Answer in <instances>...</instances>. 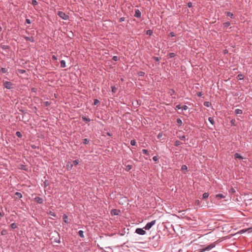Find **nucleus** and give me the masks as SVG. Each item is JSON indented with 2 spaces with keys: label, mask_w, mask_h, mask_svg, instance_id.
<instances>
[{
  "label": "nucleus",
  "mask_w": 252,
  "mask_h": 252,
  "mask_svg": "<svg viewBox=\"0 0 252 252\" xmlns=\"http://www.w3.org/2000/svg\"><path fill=\"white\" fill-rule=\"evenodd\" d=\"M3 86L8 89L12 88V84L10 82L6 81L3 83Z\"/></svg>",
  "instance_id": "4"
},
{
  "label": "nucleus",
  "mask_w": 252,
  "mask_h": 252,
  "mask_svg": "<svg viewBox=\"0 0 252 252\" xmlns=\"http://www.w3.org/2000/svg\"><path fill=\"white\" fill-rule=\"evenodd\" d=\"M73 163L74 165L76 166L77 165H78L79 161L78 160H75L73 161Z\"/></svg>",
  "instance_id": "41"
},
{
  "label": "nucleus",
  "mask_w": 252,
  "mask_h": 252,
  "mask_svg": "<svg viewBox=\"0 0 252 252\" xmlns=\"http://www.w3.org/2000/svg\"><path fill=\"white\" fill-rule=\"evenodd\" d=\"M34 200L39 204L42 203L43 201V199L40 197H36L35 198H34Z\"/></svg>",
  "instance_id": "5"
},
{
  "label": "nucleus",
  "mask_w": 252,
  "mask_h": 252,
  "mask_svg": "<svg viewBox=\"0 0 252 252\" xmlns=\"http://www.w3.org/2000/svg\"><path fill=\"white\" fill-rule=\"evenodd\" d=\"M142 153H143L144 154H145V155H147V156H149V152L148 151V150H146V149H143V150H142Z\"/></svg>",
  "instance_id": "20"
},
{
  "label": "nucleus",
  "mask_w": 252,
  "mask_h": 252,
  "mask_svg": "<svg viewBox=\"0 0 252 252\" xmlns=\"http://www.w3.org/2000/svg\"><path fill=\"white\" fill-rule=\"evenodd\" d=\"M66 66L65 62L63 60H62L61 61V67L62 68H64Z\"/></svg>",
  "instance_id": "12"
},
{
  "label": "nucleus",
  "mask_w": 252,
  "mask_h": 252,
  "mask_svg": "<svg viewBox=\"0 0 252 252\" xmlns=\"http://www.w3.org/2000/svg\"><path fill=\"white\" fill-rule=\"evenodd\" d=\"M124 20H125V18L122 17L119 19V22H122L124 21Z\"/></svg>",
  "instance_id": "50"
},
{
  "label": "nucleus",
  "mask_w": 252,
  "mask_h": 252,
  "mask_svg": "<svg viewBox=\"0 0 252 252\" xmlns=\"http://www.w3.org/2000/svg\"><path fill=\"white\" fill-rule=\"evenodd\" d=\"M209 193L207 192H205L203 194L202 197L203 199L207 198L209 197Z\"/></svg>",
  "instance_id": "16"
},
{
  "label": "nucleus",
  "mask_w": 252,
  "mask_h": 252,
  "mask_svg": "<svg viewBox=\"0 0 252 252\" xmlns=\"http://www.w3.org/2000/svg\"><path fill=\"white\" fill-rule=\"evenodd\" d=\"M234 157L235 158L243 159V158L238 153H235L234 154Z\"/></svg>",
  "instance_id": "11"
},
{
  "label": "nucleus",
  "mask_w": 252,
  "mask_h": 252,
  "mask_svg": "<svg viewBox=\"0 0 252 252\" xmlns=\"http://www.w3.org/2000/svg\"><path fill=\"white\" fill-rule=\"evenodd\" d=\"M99 103V101L98 99H94V105H96Z\"/></svg>",
  "instance_id": "35"
},
{
  "label": "nucleus",
  "mask_w": 252,
  "mask_h": 252,
  "mask_svg": "<svg viewBox=\"0 0 252 252\" xmlns=\"http://www.w3.org/2000/svg\"><path fill=\"white\" fill-rule=\"evenodd\" d=\"M156 222V220H152V221L148 222L147 224L143 227L145 230H149L155 224Z\"/></svg>",
  "instance_id": "1"
},
{
  "label": "nucleus",
  "mask_w": 252,
  "mask_h": 252,
  "mask_svg": "<svg viewBox=\"0 0 252 252\" xmlns=\"http://www.w3.org/2000/svg\"><path fill=\"white\" fill-rule=\"evenodd\" d=\"M235 112L236 114H242L243 113V111L241 109H237L235 110Z\"/></svg>",
  "instance_id": "14"
},
{
  "label": "nucleus",
  "mask_w": 252,
  "mask_h": 252,
  "mask_svg": "<svg viewBox=\"0 0 252 252\" xmlns=\"http://www.w3.org/2000/svg\"><path fill=\"white\" fill-rule=\"evenodd\" d=\"M130 144H131V145H132V146H134V145H135V144H136V141H135V140H131V141H130Z\"/></svg>",
  "instance_id": "38"
},
{
  "label": "nucleus",
  "mask_w": 252,
  "mask_h": 252,
  "mask_svg": "<svg viewBox=\"0 0 252 252\" xmlns=\"http://www.w3.org/2000/svg\"><path fill=\"white\" fill-rule=\"evenodd\" d=\"M138 75H139V76H144V75L145 73H144V72H142V71H139V72L138 73Z\"/></svg>",
  "instance_id": "44"
},
{
  "label": "nucleus",
  "mask_w": 252,
  "mask_h": 252,
  "mask_svg": "<svg viewBox=\"0 0 252 252\" xmlns=\"http://www.w3.org/2000/svg\"><path fill=\"white\" fill-rule=\"evenodd\" d=\"M141 15V12L138 9L136 10L134 14V16L137 18H140Z\"/></svg>",
  "instance_id": "6"
},
{
  "label": "nucleus",
  "mask_w": 252,
  "mask_h": 252,
  "mask_svg": "<svg viewBox=\"0 0 252 252\" xmlns=\"http://www.w3.org/2000/svg\"><path fill=\"white\" fill-rule=\"evenodd\" d=\"M58 15L63 20H67L69 18V16L63 11H58Z\"/></svg>",
  "instance_id": "2"
},
{
  "label": "nucleus",
  "mask_w": 252,
  "mask_h": 252,
  "mask_svg": "<svg viewBox=\"0 0 252 252\" xmlns=\"http://www.w3.org/2000/svg\"><path fill=\"white\" fill-rule=\"evenodd\" d=\"M52 59L54 61H56L57 60V58L56 57V56L53 55L52 57Z\"/></svg>",
  "instance_id": "47"
},
{
  "label": "nucleus",
  "mask_w": 252,
  "mask_h": 252,
  "mask_svg": "<svg viewBox=\"0 0 252 252\" xmlns=\"http://www.w3.org/2000/svg\"><path fill=\"white\" fill-rule=\"evenodd\" d=\"M197 95L198 96L200 97L202 95V93L201 92H198L197 93Z\"/></svg>",
  "instance_id": "51"
},
{
  "label": "nucleus",
  "mask_w": 252,
  "mask_h": 252,
  "mask_svg": "<svg viewBox=\"0 0 252 252\" xmlns=\"http://www.w3.org/2000/svg\"><path fill=\"white\" fill-rule=\"evenodd\" d=\"M235 120H232L231 121V123L232 124V125H234V123H235Z\"/></svg>",
  "instance_id": "55"
},
{
  "label": "nucleus",
  "mask_w": 252,
  "mask_h": 252,
  "mask_svg": "<svg viewBox=\"0 0 252 252\" xmlns=\"http://www.w3.org/2000/svg\"><path fill=\"white\" fill-rule=\"evenodd\" d=\"M169 93L171 95H172L175 93V91L173 89H171L170 90Z\"/></svg>",
  "instance_id": "39"
},
{
  "label": "nucleus",
  "mask_w": 252,
  "mask_h": 252,
  "mask_svg": "<svg viewBox=\"0 0 252 252\" xmlns=\"http://www.w3.org/2000/svg\"><path fill=\"white\" fill-rule=\"evenodd\" d=\"M175 55H176L174 53H170L168 54L167 56L168 58H171L174 57Z\"/></svg>",
  "instance_id": "17"
},
{
  "label": "nucleus",
  "mask_w": 252,
  "mask_h": 252,
  "mask_svg": "<svg viewBox=\"0 0 252 252\" xmlns=\"http://www.w3.org/2000/svg\"><path fill=\"white\" fill-rule=\"evenodd\" d=\"M126 170L127 171H129L132 168V165H126Z\"/></svg>",
  "instance_id": "18"
},
{
  "label": "nucleus",
  "mask_w": 252,
  "mask_h": 252,
  "mask_svg": "<svg viewBox=\"0 0 252 252\" xmlns=\"http://www.w3.org/2000/svg\"><path fill=\"white\" fill-rule=\"evenodd\" d=\"M26 22L27 24H31V20H30V19H26Z\"/></svg>",
  "instance_id": "49"
},
{
  "label": "nucleus",
  "mask_w": 252,
  "mask_h": 252,
  "mask_svg": "<svg viewBox=\"0 0 252 252\" xmlns=\"http://www.w3.org/2000/svg\"><path fill=\"white\" fill-rule=\"evenodd\" d=\"M182 110H186L188 109V107L187 106V105H183V106H182Z\"/></svg>",
  "instance_id": "40"
},
{
  "label": "nucleus",
  "mask_w": 252,
  "mask_h": 252,
  "mask_svg": "<svg viewBox=\"0 0 252 252\" xmlns=\"http://www.w3.org/2000/svg\"><path fill=\"white\" fill-rule=\"evenodd\" d=\"M225 14H226L227 16L230 17L231 18H233V14L230 12H226Z\"/></svg>",
  "instance_id": "15"
},
{
  "label": "nucleus",
  "mask_w": 252,
  "mask_h": 252,
  "mask_svg": "<svg viewBox=\"0 0 252 252\" xmlns=\"http://www.w3.org/2000/svg\"><path fill=\"white\" fill-rule=\"evenodd\" d=\"M143 229L144 228H138L136 229L135 232L139 235H145L146 233V232L144 230H143Z\"/></svg>",
  "instance_id": "3"
},
{
  "label": "nucleus",
  "mask_w": 252,
  "mask_h": 252,
  "mask_svg": "<svg viewBox=\"0 0 252 252\" xmlns=\"http://www.w3.org/2000/svg\"><path fill=\"white\" fill-rule=\"evenodd\" d=\"M188 169V167L186 165H183L181 167V170L182 171H187Z\"/></svg>",
  "instance_id": "21"
},
{
  "label": "nucleus",
  "mask_w": 252,
  "mask_h": 252,
  "mask_svg": "<svg viewBox=\"0 0 252 252\" xmlns=\"http://www.w3.org/2000/svg\"><path fill=\"white\" fill-rule=\"evenodd\" d=\"M181 144V142L180 141L177 140L175 142L174 145L176 146H178Z\"/></svg>",
  "instance_id": "29"
},
{
  "label": "nucleus",
  "mask_w": 252,
  "mask_h": 252,
  "mask_svg": "<svg viewBox=\"0 0 252 252\" xmlns=\"http://www.w3.org/2000/svg\"><path fill=\"white\" fill-rule=\"evenodd\" d=\"M82 119L84 121H85V122H90V119L89 118H87L86 117H82Z\"/></svg>",
  "instance_id": "34"
},
{
  "label": "nucleus",
  "mask_w": 252,
  "mask_h": 252,
  "mask_svg": "<svg viewBox=\"0 0 252 252\" xmlns=\"http://www.w3.org/2000/svg\"><path fill=\"white\" fill-rule=\"evenodd\" d=\"M112 60H113V61H114L117 62V61H118L119 58H118V57L117 56H113V58H112Z\"/></svg>",
  "instance_id": "36"
},
{
  "label": "nucleus",
  "mask_w": 252,
  "mask_h": 252,
  "mask_svg": "<svg viewBox=\"0 0 252 252\" xmlns=\"http://www.w3.org/2000/svg\"><path fill=\"white\" fill-rule=\"evenodd\" d=\"M10 226L12 229H15L17 228V225L15 223H12V224H11Z\"/></svg>",
  "instance_id": "22"
},
{
  "label": "nucleus",
  "mask_w": 252,
  "mask_h": 252,
  "mask_svg": "<svg viewBox=\"0 0 252 252\" xmlns=\"http://www.w3.org/2000/svg\"><path fill=\"white\" fill-rule=\"evenodd\" d=\"M153 159L155 161H157L158 160V158L157 156H154L153 158Z\"/></svg>",
  "instance_id": "42"
},
{
  "label": "nucleus",
  "mask_w": 252,
  "mask_h": 252,
  "mask_svg": "<svg viewBox=\"0 0 252 252\" xmlns=\"http://www.w3.org/2000/svg\"><path fill=\"white\" fill-rule=\"evenodd\" d=\"M188 6L189 7H191L192 6V3L191 2H189L188 4Z\"/></svg>",
  "instance_id": "52"
},
{
  "label": "nucleus",
  "mask_w": 252,
  "mask_h": 252,
  "mask_svg": "<svg viewBox=\"0 0 252 252\" xmlns=\"http://www.w3.org/2000/svg\"><path fill=\"white\" fill-rule=\"evenodd\" d=\"M211 105V103L208 101H205L204 102V105L206 107H209Z\"/></svg>",
  "instance_id": "23"
},
{
  "label": "nucleus",
  "mask_w": 252,
  "mask_h": 252,
  "mask_svg": "<svg viewBox=\"0 0 252 252\" xmlns=\"http://www.w3.org/2000/svg\"><path fill=\"white\" fill-rule=\"evenodd\" d=\"M155 60L157 62H158L159 61V59L158 57H155Z\"/></svg>",
  "instance_id": "54"
},
{
  "label": "nucleus",
  "mask_w": 252,
  "mask_h": 252,
  "mask_svg": "<svg viewBox=\"0 0 252 252\" xmlns=\"http://www.w3.org/2000/svg\"><path fill=\"white\" fill-rule=\"evenodd\" d=\"M208 120L212 124V125H214V119L212 117H209L208 118Z\"/></svg>",
  "instance_id": "26"
},
{
  "label": "nucleus",
  "mask_w": 252,
  "mask_h": 252,
  "mask_svg": "<svg viewBox=\"0 0 252 252\" xmlns=\"http://www.w3.org/2000/svg\"><path fill=\"white\" fill-rule=\"evenodd\" d=\"M16 135L19 138H21L22 136V135L20 131H17L16 132Z\"/></svg>",
  "instance_id": "24"
},
{
  "label": "nucleus",
  "mask_w": 252,
  "mask_h": 252,
  "mask_svg": "<svg viewBox=\"0 0 252 252\" xmlns=\"http://www.w3.org/2000/svg\"><path fill=\"white\" fill-rule=\"evenodd\" d=\"M161 136V135H160V134H159L158 135V138H159Z\"/></svg>",
  "instance_id": "58"
},
{
  "label": "nucleus",
  "mask_w": 252,
  "mask_h": 252,
  "mask_svg": "<svg viewBox=\"0 0 252 252\" xmlns=\"http://www.w3.org/2000/svg\"><path fill=\"white\" fill-rule=\"evenodd\" d=\"M89 140L87 138L84 139L83 140V143L84 144H88L89 143Z\"/></svg>",
  "instance_id": "25"
},
{
  "label": "nucleus",
  "mask_w": 252,
  "mask_h": 252,
  "mask_svg": "<svg viewBox=\"0 0 252 252\" xmlns=\"http://www.w3.org/2000/svg\"><path fill=\"white\" fill-rule=\"evenodd\" d=\"M15 196H16V198H21L22 197V195L21 193L16 192L15 194Z\"/></svg>",
  "instance_id": "13"
},
{
  "label": "nucleus",
  "mask_w": 252,
  "mask_h": 252,
  "mask_svg": "<svg viewBox=\"0 0 252 252\" xmlns=\"http://www.w3.org/2000/svg\"><path fill=\"white\" fill-rule=\"evenodd\" d=\"M19 72L21 73H24V72H25V70H19Z\"/></svg>",
  "instance_id": "53"
},
{
  "label": "nucleus",
  "mask_w": 252,
  "mask_h": 252,
  "mask_svg": "<svg viewBox=\"0 0 252 252\" xmlns=\"http://www.w3.org/2000/svg\"><path fill=\"white\" fill-rule=\"evenodd\" d=\"M78 235L81 237H84V235H83V231L82 230H79L78 231Z\"/></svg>",
  "instance_id": "27"
},
{
  "label": "nucleus",
  "mask_w": 252,
  "mask_h": 252,
  "mask_svg": "<svg viewBox=\"0 0 252 252\" xmlns=\"http://www.w3.org/2000/svg\"><path fill=\"white\" fill-rule=\"evenodd\" d=\"M24 38H25V39L26 40V41H30L32 42H34V39H33V37H28V36H23Z\"/></svg>",
  "instance_id": "9"
},
{
  "label": "nucleus",
  "mask_w": 252,
  "mask_h": 252,
  "mask_svg": "<svg viewBox=\"0 0 252 252\" xmlns=\"http://www.w3.org/2000/svg\"><path fill=\"white\" fill-rule=\"evenodd\" d=\"M153 33V32L152 30H148L147 31V34L151 35Z\"/></svg>",
  "instance_id": "43"
},
{
  "label": "nucleus",
  "mask_w": 252,
  "mask_h": 252,
  "mask_svg": "<svg viewBox=\"0 0 252 252\" xmlns=\"http://www.w3.org/2000/svg\"><path fill=\"white\" fill-rule=\"evenodd\" d=\"M111 89L113 93H116L117 92V88L115 86L111 87Z\"/></svg>",
  "instance_id": "28"
},
{
  "label": "nucleus",
  "mask_w": 252,
  "mask_h": 252,
  "mask_svg": "<svg viewBox=\"0 0 252 252\" xmlns=\"http://www.w3.org/2000/svg\"><path fill=\"white\" fill-rule=\"evenodd\" d=\"M177 122L178 124L179 125H181L182 124V121L180 119H178L177 120Z\"/></svg>",
  "instance_id": "37"
},
{
  "label": "nucleus",
  "mask_w": 252,
  "mask_h": 252,
  "mask_svg": "<svg viewBox=\"0 0 252 252\" xmlns=\"http://www.w3.org/2000/svg\"><path fill=\"white\" fill-rule=\"evenodd\" d=\"M72 164H71V165H70V167H69V168H70V169H71V168H72Z\"/></svg>",
  "instance_id": "59"
},
{
  "label": "nucleus",
  "mask_w": 252,
  "mask_h": 252,
  "mask_svg": "<svg viewBox=\"0 0 252 252\" xmlns=\"http://www.w3.org/2000/svg\"><path fill=\"white\" fill-rule=\"evenodd\" d=\"M181 108H182V106H181L180 104H178L176 106V109H181Z\"/></svg>",
  "instance_id": "48"
},
{
  "label": "nucleus",
  "mask_w": 252,
  "mask_h": 252,
  "mask_svg": "<svg viewBox=\"0 0 252 252\" xmlns=\"http://www.w3.org/2000/svg\"><path fill=\"white\" fill-rule=\"evenodd\" d=\"M215 197L219 199L224 198L225 197V195L223 194H217L216 195Z\"/></svg>",
  "instance_id": "7"
},
{
  "label": "nucleus",
  "mask_w": 252,
  "mask_h": 252,
  "mask_svg": "<svg viewBox=\"0 0 252 252\" xmlns=\"http://www.w3.org/2000/svg\"><path fill=\"white\" fill-rule=\"evenodd\" d=\"M38 2L36 0H32V4L34 6L37 5Z\"/></svg>",
  "instance_id": "31"
},
{
  "label": "nucleus",
  "mask_w": 252,
  "mask_h": 252,
  "mask_svg": "<svg viewBox=\"0 0 252 252\" xmlns=\"http://www.w3.org/2000/svg\"><path fill=\"white\" fill-rule=\"evenodd\" d=\"M235 189H234L232 188V189H231V192L234 193V192H235Z\"/></svg>",
  "instance_id": "56"
},
{
  "label": "nucleus",
  "mask_w": 252,
  "mask_h": 252,
  "mask_svg": "<svg viewBox=\"0 0 252 252\" xmlns=\"http://www.w3.org/2000/svg\"><path fill=\"white\" fill-rule=\"evenodd\" d=\"M63 221L65 223H69V222L68 220V217L65 214H64L63 216Z\"/></svg>",
  "instance_id": "8"
},
{
  "label": "nucleus",
  "mask_w": 252,
  "mask_h": 252,
  "mask_svg": "<svg viewBox=\"0 0 252 252\" xmlns=\"http://www.w3.org/2000/svg\"><path fill=\"white\" fill-rule=\"evenodd\" d=\"M238 79H239L241 80V79H243V78H244V76H243V74H238Z\"/></svg>",
  "instance_id": "33"
},
{
  "label": "nucleus",
  "mask_w": 252,
  "mask_h": 252,
  "mask_svg": "<svg viewBox=\"0 0 252 252\" xmlns=\"http://www.w3.org/2000/svg\"><path fill=\"white\" fill-rule=\"evenodd\" d=\"M51 215L53 216H55V214L54 213H51Z\"/></svg>",
  "instance_id": "57"
},
{
  "label": "nucleus",
  "mask_w": 252,
  "mask_h": 252,
  "mask_svg": "<svg viewBox=\"0 0 252 252\" xmlns=\"http://www.w3.org/2000/svg\"><path fill=\"white\" fill-rule=\"evenodd\" d=\"M51 103L49 101H45L44 102V104L45 106L48 107L50 105Z\"/></svg>",
  "instance_id": "30"
},
{
  "label": "nucleus",
  "mask_w": 252,
  "mask_h": 252,
  "mask_svg": "<svg viewBox=\"0 0 252 252\" xmlns=\"http://www.w3.org/2000/svg\"><path fill=\"white\" fill-rule=\"evenodd\" d=\"M169 35L171 36V37H174L175 36V34L174 32H171L169 34Z\"/></svg>",
  "instance_id": "45"
},
{
  "label": "nucleus",
  "mask_w": 252,
  "mask_h": 252,
  "mask_svg": "<svg viewBox=\"0 0 252 252\" xmlns=\"http://www.w3.org/2000/svg\"><path fill=\"white\" fill-rule=\"evenodd\" d=\"M119 212L120 211L118 210L114 209L111 211V214L114 215H118Z\"/></svg>",
  "instance_id": "10"
},
{
  "label": "nucleus",
  "mask_w": 252,
  "mask_h": 252,
  "mask_svg": "<svg viewBox=\"0 0 252 252\" xmlns=\"http://www.w3.org/2000/svg\"><path fill=\"white\" fill-rule=\"evenodd\" d=\"M224 28H227L230 25V23L229 22H225L223 24Z\"/></svg>",
  "instance_id": "19"
},
{
  "label": "nucleus",
  "mask_w": 252,
  "mask_h": 252,
  "mask_svg": "<svg viewBox=\"0 0 252 252\" xmlns=\"http://www.w3.org/2000/svg\"><path fill=\"white\" fill-rule=\"evenodd\" d=\"M7 70L5 68H1L0 69V72L2 73H6L7 72Z\"/></svg>",
  "instance_id": "32"
},
{
  "label": "nucleus",
  "mask_w": 252,
  "mask_h": 252,
  "mask_svg": "<svg viewBox=\"0 0 252 252\" xmlns=\"http://www.w3.org/2000/svg\"><path fill=\"white\" fill-rule=\"evenodd\" d=\"M179 138L181 139V140H185V138H186V137L185 135H183L182 136H180L179 137Z\"/></svg>",
  "instance_id": "46"
}]
</instances>
